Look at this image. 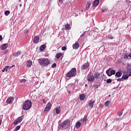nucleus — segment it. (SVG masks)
I'll return each instance as SVG.
<instances>
[{"label": "nucleus", "mask_w": 131, "mask_h": 131, "mask_svg": "<svg viewBox=\"0 0 131 131\" xmlns=\"http://www.w3.org/2000/svg\"><path fill=\"white\" fill-rule=\"evenodd\" d=\"M1 124H2V119H0V125H1Z\"/></svg>", "instance_id": "6e6d98bb"}, {"label": "nucleus", "mask_w": 131, "mask_h": 131, "mask_svg": "<svg viewBox=\"0 0 131 131\" xmlns=\"http://www.w3.org/2000/svg\"><path fill=\"white\" fill-rule=\"evenodd\" d=\"M38 62L41 67H47L51 64V60L48 58H40L38 59Z\"/></svg>", "instance_id": "f257e3e1"}, {"label": "nucleus", "mask_w": 131, "mask_h": 131, "mask_svg": "<svg viewBox=\"0 0 131 131\" xmlns=\"http://www.w3.org/2000/svg\"><path fill=\"white\" fill-rule=\"evenodd\" d=\"M107 38H108V39H113V37L112 35L107 36Z\"/></svg>", "instance_id": "4c0bfd02"}, {"label": "nucleus", "mask_w": 131, "mask_h": 131, "mask_svg": "<svg viewBox=\"0 0 131 131\" xmlns=\"http://www.w3.org/2000/svg\"><path fill=\"white\" fill-rule=\"evenodd\" d=\"M46 45L43 44L41 45L40 47V52H42V51H45V50L46 49Z\"/></svg>", "instance_id": "412c9836"}, {"label": "nucleus", "mask_w": 131, "mask_h": 131, "mask_svg": "<svg viewBox=\"0 0 131 131\" xmlns=\"http://www.w3.org/2000/svg\"><path fill=\"white\" fill-rule=\"evenodd\" d=\"M107 83H111L112 82V80L111 79H108L106 80Z\"/></svg>", "instance_id": "e433bc0d"}, {"label": "nucleus", "mask_w": 131, "mask_h": 131, "mask_svg": "<svg viewBox=\"0 0 131 131\" xmlns=\"http://www.w3.org/2000/svg\"><path fill=\"white\" fill-rule=\"evenodd\" d=\"M64 28L66 30H70L71 29V28L70 27V24H67L65 25Z\"/></svg>", "instance_id": "393cba45"}, {"label": "nucleus", "mask_w": 131, "mask_h": 131, "mask_svg": "<svg viewBox=\"0 0 131 131\" xmlns=\"http://www.w3.org/2000/svg\"><path fill=\"white\" fill-rule=\"evenodd\" d=\"M18 123H19V121H17V119L16 120H15L14 122V125H17V124H18Z\"/></svg>", "instance_id": "f704fd0d"}, {"label": "nucleus", "mask_w": 131, "mask_h": 131, "mask_svg": "<svg viewBox=\"0 0 131 131\" xmlns=\"http://www.w3.org/2000/svg\"><path fill=\"white\" fill-rule=\"evenodd\" d=\"M12 67H15V65H12L11 67H10V69L12 68Z\"/></svg>", "instance_id": "864d4df0"}, {"label": "nucleus", "mask_w": 131, "mask_h": 131, "mask_svg": "<svg viewBox=\"0 0 131 131\" xmlns=\"http://www.w3.org/2000/svg\"><path fill=\"white\" fill-rule=\"evenodd\" d=\"M128 4H131V2L129 1H128Z\"/></svg>", "instance_id": "bf43d9fd"}, {"label": "nucleus", "mask_w": 131, "mask_h": 131, "mask_svg": "<svg viewBox=\"0 0 131 131\" xmlns=\"http://www.w3.org/2000/svg\"><path fill=\"white\" fill-rule=\"evenodd\" d=\"M81 125V123H80V122H78L76 124V127L77 128H78L79 127H80V126Z\"/></svg>", "instance_id": "cd10ccee"}, {"label": "nucleus", "mask_w": 131, "mask_h": 131, "mask_svg": "<svg viewBox=\"0 0 131 131\" xmlns=\"http://www.w3.org/2000/svg\"><path fill=\"white\" fill-rule=\"evenodd\" d=\"M107 11H108V9H107L106 7H103L102 9V12L103 13L105 12H107Z\"/></svg>", "instance_id": "7c9ffc66"}, {"label": "nucleus", "mask_w": 131, "mask_h": 131, "mask_svg": "<svg viewBox=\"0 0 131 131\" xmlns=\"http://www.w3.org/2000/svg\"><path fill=\"white\" fill-rule=\"evenodd\" d=\"M95 80V77L91 75L89 76L88 78V81H89L90 82H92Z\"/></svg>", "instance_id": "9d476101"}, {"label": "nucleus", "mask_w": 131, "mask_h": 131, "mask_svg": "<svg viewBox=\"0 0 131 131\" xmlns=\"http://www.w3.org/2000/svg\"><path fill=\"white\" fill-rule=\"evenodd\" d=\"M85 88H86V86H88V85L86 84H85Z\"/></svg>", "instance_id": "13d9d810"}, {"label": "nucleus", "mask_w": 131, "mask_h": 131, "mask_svg": "<svg viewBox=\"0 0 131 131\" xmlns=\"http://www.w3.org/2000/svg\"><path fill=\"white\" fill-rule=\"evenodd\" d=\"M62 56V53H58L56 54V59H60V57Z\"/></svg>", "instance_id": "bb28decb"}, {"label": "nucleus", "mask_w": 131, "mask_h": 131, "mask_svg": "<svg viewBox=\"0 0 131 131\" xmlns=\"http://www.w3.org/2000/svg\"><path fill=\"white\" fill-rule=\"evenodd\" d=\"M110 70H111V68L108 69L106 71V74L108 76H112V75H114L115 73H116V72H115V70H112L111 71Z\"/></svg>", "instance_id": "39448f33"}, {"label": "nucleus", "mask_w": 131, "mask_h": 131, "mask_svg": "<svg viewBox=\"0 0 131 131\" xmlns=\"http://www.w3.org/2000/svg\"><path fill=\"white\" fill-rule=\"evenodd\" d=\"M59 4H58V6H60V5H62V4H63V0H59Z\"/></svg>", "instance_id": "37998d69"}, {"label": "nucleus", "mask_w": 131, "mask_h": 131, "mask_svg": "<svg viewBox=\"0 0 131 131\" xmlns=\"http://www.w3.org/2000/svg\"><path fill=\"white\" fill-rule=\"evenodd\" d=\"M128 55V57H129L130 58L131 57V53H129Z\"/></svg>", "instance_id": "3c124183"}, {"label": "nucleus", "mask_w": 131, "mask_h": 131, "mask_svg": "<svg viewBox=\"0 0 131 131\" xmlns=\"http://www.w3.org/2000/svg\"><path fill=\"white\" fill-rule=\"evenodd\" d=\"M5 16H9L10 15V11L7 10L5 12Z\"/></svg>", "instance_id": "473e14b6"}, {"label": "nucleus", "mask_w": 131, "mask_h": 131, "mask_svg": "<svg viewBox=\"0 0 131 131\" xmlns=\"http://www.w3.org/2000/svg\"><path fill=\"white\" fill-rule=\"evenodd\" d=\"M76 69L73 68L67 74V77H74L76 76Z\"/></svg>", "instance_id": "20e7f679"}, {"label": "nucleus", "mask_w": 131, "mask_h": 131, "mask_svg": "<svg viewBox=\"0 0 131 131\" xmlns=\"http://www.w3.org/2000/svg\"><path fill=\"white\" fill-rule=\"evenodd\" d=\"M81 123H82V124H86L88 123V116H84L83 118L80 120Z\"/></svg>", "instance_id": "423d86ee"}, {"label": "nucleus", "mask_w": 131, "mask_h": 131, "mask_svg": "<svg viewBox=\"0 0 131 131\" xmlns=\"http://www.w3.org/2000/svg\"><path fill=\"white\" fill-rule=\"evenodd\" d=\"M39 40V36H35L33 39V42L34 43H37V42H38Z\"/></svg>", "instance_id": "4468645a"}, {"label": "nucleus", "mask_w": 131, "mask_h": 131, "mask_svg": "<svg viewBox=\"0 0 131 131\" xmlns=\"http://www.w3.org/2000/svg\"><path fill=\"white\" fill-rule=\"evenodd\" d=\"M70 127V120H67L63 121L60 125L58 126V129H67Z\"/></svg>", "instance_id": "f03ea898"}, {"label": "nucleus", "mask_w": 131, "mask_h": 131, "mask_svg": "<svg viewBox=\"0 0 131 131\" xmlns=\"http://www.w3.org/2000/svg\"><path fill=\"white\" fill-rule=\"evenodd\" d=\"M56 63H54L52 66H51L52 68H55V67H56Z\"/></svg>", "instance_id": "a18cd8bd"}, {"label": "nucleus", "mask_w": 131, "mask_h": 131, "mask_svg": "<svg viewBox=\"0 0 131 131\" xmlns=\"http://www.w3.org/2000/svg\"><path fill=\"white\" fill-rule=\"evenodd\" d=\"M79 99H80V101H83V100H84V99H85V95L83 94L80 95Z\"/></svg>", "instance_id": "6ab92c4d"}, {"label": "nucleus", "mask_w": 131, "mask_h": 131, "mask_svg": "<svg viewBox=\"0 0 131 131\" xmlns=\"http://www.w3.org/2000/svg\"><path fill=\"white\" fill-rule=\"evenodd\" d=\"M90 67V63L87 62L86 63H84L82 67L81 68V70H85L88 68Z\"/></svg>", "instance_id": "1a4fd4ad"}, {"label": "nucleus", "mask_w": 131, "mask_h": 131, "mask_svg": "<svg viewBox=\"0 0 131 131\" xmlns=\"http://www.w3.org/2000/svg\"><path fill=\"white\" fill-rule=\"evenodd\" d=\"M55 112L56 114H60V113L61 112V111H60V106L55 108Z\"/></svg>", "instance_id": "4be33fe9"}, {"label": "nucleus", "mask_w": 131, "mask_h": 131, "mask_svg": "<svg viewBox=\"0 0 131 131\" xmlns=\"http://www.w3.org/2000/svg\"><path fill=\"white\" fill-rule=\"evenodd\" d=\"M9 68L10 69V66H6L4 68V69L6 70V71H8V69Z\"/></svg>", "instance_id": "58836bf2"}, {"label": "nucleus", "mask_w": 131, "mask_h": 131, "mask_svg": "<svg viewBox=\"0 0 131 131\" xmlns=\"http://www.w3.org/2000/svg\"><path fill=\"white\" fill-rule=\"evenodd\" d=\"M93 86H94V89H97L99 88V85H98L97 84H94L93 85Z\"/></svg>", "instance_id": "ea45409f"}, {"label": "nucleus", "mask_w": 131, "mask_h": 131, "mask_svg": "<svg viewBox=\"0 0 131 131\" xmlns=\"http://www.w3.org/2000/svg\"><path fill=\"white\" fill-rule=\"evenodd\" d=\"M91 2H88L86 5V9H90V7H91Z\"/></svg>", "instance_id": "c85d7f7f"}, {"label": "nucleus", "mask_w": 131, "mask_h": 131, "mask_svg": "<svg viewBox=\"0 0 131 131\" xmlns=\"http://www.w3.org/2000/svg\"><path fill=\"white\" fill-rule=\"evenodd\" d=\"M108 97H111V95H108Z\"/></svg>", "instance_id": "680f3d73"}, {"label": "nucleus", "mask_w": 131, "mask_h": 131, "mask_svg": "<svg viewBox=\"0 0 131 131\" xmlns=\"http://www.w3.org/2000/svg\"><path fill=\"white\" fill-rule=\"evenodd\" d=\"M117 81H123V78L122 77V78H118V79H117Z\"/></svg>", "instance_id": "79ce46f5"}, {"label": "nucleus", "mask_w": 131, "mask_h": 131, "mask_svg": "<svg viewBox=\"0 0 131 131\" xmlns=\"http://www.w3.org/2000/svg\"><path fill=\"white\" fill-rule=\"evenodd\" d=\"M43 103L44 104H46L47 103V101H46V100H45V99L43 100Z\"/></svg>", "instance_id": "8fccbe9b"}, {"label": "nucleus", "mask_w": 131, "mask_h": 131, "mask_svg": "<svg viewBox=\"0 0 131 131\" xmlns=\"http://www.w3.org/2000/svg\"><path fill=\"white\" fill-rule=\"evenodd\" d=\"M31 106H32V103H31L30 100H27L24 102L23 105V109L25 111L29 110V109L31 108Z\"/></svg>", "instance_id": "7ed1b4c3"}, {"label": "nucleus", "mask_w": 131, "mask_h": 131, "mask_svg": "<svg viewBox=\"0 0 131 131\" xmlns=\"http://www.w3.org/2000/svg\"><path fill=\"white\" fill-rule=\"evenodd\" d=\"M121 75H122V73L120 72H117L115 74L116 77H121Z\"/></svg>", "instance_id": "5701e85b"}, {"label": "nucleus", "mask_w": 131, "mask_h": 131, "mask_svg": "<svg viewBox=\"0 0 131 131\" xmlns=\"http://www.w3.org/2000/svg\"><path fill=\"white\" fill-rule=\"evenodd\" d=\"M20 55H21V52L19 51L13 54L14 57H18V56H20Z\"/></svg>", "instance_id": "a211bd4d"}, {"label": "nucleus", "mask_w": 131, "mask_h": 131, "mask_svg": "<svg viewBox=\"0 0 131 131\" xmlns=\"http://www.w3.org/2000/svg\"><path fill=\"white\" fill-rule=\"evenodd\" d=\"M51 107H52V105L51 104V103L49 102L47 104V105H46V107H45V108L44 110V112L50 111V110H51Z\"/></svg>", "instance_id": "6e6552de"}, {"label": "nucleus", "mask_w": 131, "mask_h": 131, "mask_svg": "<svg viewBox=\"0 0 131 131\" xmlns=\"http://www.w3.org/2000/svg\"><path fill=\"white\" fill-rule=\"evenodd\" d=\"M85 32H84L83 33H82V34L80 35V37H83V36H84V35H85Z\"/></svg>", "instance_id": "49530a36"}, {"label": "nucleus", "mask_w": 131, "mask_h": 131, "mask_svg": "<svg viewBox=\"0 0 131 131\" xmlns=\"http://www.w3.org/2000/svg\"><path fill=\"white\" fill-rule=\"evenodd\" d=\"M29 32V30H28V29H26L24 31V32L25 33H27L28 32Z\"/></svg>", "instance_id": "c03bdc74"}, {"label": "nucleus", "mask_w": 131, "mask_h": 131, "mask_svg": "<svg viewBox=\"0 0 131 131\" xmlns=\"http://www.w3.org/2000/svg\"><path fill=\"white\" fill-rule=\"evenodd\" d=\"M122 113H123L122 111H119L118 112L117 114L118 116H121V115H122Z\"/></svg>", "instance_id": "c9c22d12"}, {"label": "nucleus", "mask_w": 131, "mask_h": 131, "mask_svg": "<svg viewBox=\"0 0 131 131\" xmlns=\"http://www.w3.org/2000/svg\"><path fill=\"white\" fill-rule=\"evenodd\" d=\"M94 77V78L96 79H98L99 77H100V73L99 72H96L94 73V75L93 76Z\"/></svg>", "instance_id": "f3484780"}, {"label": "nucleus", "mask_w": 131, "mask_h": 131, "mask_svg": "<svg viewBox=\"0 0 131 131\" xmlns=\"http://www.w3.org/2000/svg\"><path fill=\"white\" fill-rule=\"evenodd\" d=\"M2 40H3V36L0 35V41H2Z\"/></svg>", "instance_id": "09e8293b"}, {"label": "nucleus", "mask_w": 131, "mask_h": 131, "mask_svg": "<svg viewBox=\"0 0 131 131\" xmlns=\"http://www.w3.org/2000/svg\"><path fill=\"white\" fill-rule=\"evenodd\" d=\"M8 46H9L8 43H5L0 47V49L2 51H4V50H6L8 48Z\"/></svg>", "instance_id": "f8f14e48"}, {"label": "nucleus", "mask_w": 131, "mask_h": 131, "mask_svg": "<svg viewBox=\"0 0 131 131\" xmlns=\"http://www.w3.org/2000/svg\"><path fill=\"white\" fill-rule=\"evenodd\" d=\"M109 104H110V101L108 100L105 102L104 105L106 107H109Z\"/></svg>", "instance_id": "c756f323"}, {"label": "nucleus", "mask_w": 131, "mask_h": 131, "mask_svg": "<svg viewBox=\"0 0 131 131\" xmlns=\"http://www.w3.org/2000/svg\"><path fill=\"white\" fill-rule=\"evenodd\" d=\"M66 49H67V48H66L65 46H63L61 48L62 51H66Z\"/></svg>", "instance_id": "a19ab883"}, {"label": "nucleus", "mask_w": 131, "mask_h": 131, "mask_svg": "<svg viewBox=\"0 0 131 131\" xmlns=\"http://www.w3.org/2000/svg\"><path fill=\"white\" fill-rule=\"evenodd\" d=\"M130 76L128 75V74L127 75H123L122 76V78H123V79H124L125 80L127 79L128 78V77H129Z\"/></svg>", "instance_id": "a878e982"}, {"label": "nucleus", "mask_w": 131, "mask_h": 131, "mask_svg": "<svg viewBox=\"0 0 131 131\" xmlns=\"http://www.w3.org/2000/svg\"><path fill=\"white\" fill-rule=\"evenodd\" d=\"M95 103V100H91L89 102V106L91 108L94 107V103Z\"/></svg>", "instance_id": "2eb2a0df"}, {"label": "nucleus", "mask_w": 131, "mask_h": 131, "mask_svg": "<svg viewBox=\"0 0 131 131\" xmlns=\"http://www.w3.org/2000/svg\"><path fill=\"white\" fill-rule=\"evenodd\" d=\"M32 65V61L31 60H29L27 62V66L28 67H31Z\"/></svg>", "instance_id": "b1692460"}, {"label": "nucleus", "mask_w": 131, "mask_h": 131, "mask_svg": "<svg viewBox=\"0 0 131 131\" xmlns=\"http://www.w3.org/2000/svg\"><path fill=\"white\" fill-rule=\"evenodd\" d=\"M19 128H21V126H20V125L17 126L15 128L14 131L19 130Z\"/></svg>", "instance_id": "72a5a7b5"}, {"label": "nucleus", "mask_w": 131, "mask_h": 131, "mask_svg": "<svg viewBox=\"0 0 131 131\" xmlns=\"http://www.w3.org/2000/svg\"><path fill=\"white\" fill-rule=\"evenodd\" d=\"M14 102V98L11 97H9L6 101L7 104H12Z\"/></svg>", "instance_id": "9b49d317"}, {"label": "nucleus", "mask_w": 131, "mask_h": 131, "mask_svg": "<svg viewBox=\"0 0 131 131\" xmlns=\"http://www.w3.org/2000/svg\"><path fill=\"white\" fill-rule=\"evenodd\" d=\"M23 118H24V116H21L17 118L16 120L18 121L19 123H20L21 122L22 120H23Z\"/></svg>", "instance_id": "aec40b11"}, {"label": "nucleus", "mask_w": 131, "mask_h": 131, "mask_svg": "<svg viewBox=\"0 0 131 131\" xmlns=\"http://www.w3.org/2000/svg\"><path fill=\"white\" fill-rule=\"evenodd\" d=\"M126 73L129 76H131V64H128L127 66Z\"/></svg>", "instance_id": "0eeeda50"}, {"label": "nucleus", "mask_w": 131, "mask_h": 131, "mask_svg": "<svg viewBox=\"0 0 131 131\" xmlns=\"http://www.w3.org/2000/svg\"><path fill=\"white\" fill-rule=\"evenodd\" d=\"M19 7H22V5H21V4H20V5H19Z\"/></svg>", "instance_id": "052dcab7"}, {"label": "nucleus", "mask_w": 131, "mask_h": 131, "mask_svg": "<svg viewBox=\"0 0 131 131\" xmlns=\"http://www.w3.org/2000/svg\"><path fill=\"white\" fill-rule=\"evenodd\" d=\"M68 94H70L71 92L70 91H68Z\"/></svg>", "instance_id": "4d7b16f0"}, {"label": "nucleus", "mask_w": 131, "mask_h": 131, "mask_svg": "<svg viewBox=\"0 0 131 131\" xmlns=\"http://www.w3.org/2000/svg\"><path fill=\"white\" fill-rule=\"evenodd\" d=\"M79 48V43L76 42L73 45V48L74 50H77Z\"/></svg>", "instance_id": "ddd939ff"}, {"label": "nucleus", "mask_w": 131, "mask_h": 131, "mask_svg": "<svg viewBox=\"0 0 131 131\" xmlns=\"http://www.w3.org/2000/svg\"><path fill=\"white\" fill-rule=\"evenodd\" d=\"M19 82H20V83H25V82H26V79H22L21 80H20Z\"/></svg>", "instance_id": "2f4dec72"}, {"label": "nucleus", "mask_w": 131, "mask_h": 131, "mask_svg": "<svg viewBox=\"0 0 131 131\" xmlns=\"http://www.w3.org/2000/svg\"><path fill=\"white\" fill-rule=\"evenodd\" d=\"M124 59H128V56L127 55H125L124 56Z\"/></svg>", "instance_id": "de8ad7c7"}, {"label": "nucleus", "mask_w": 131, "mask_h": 131, "mask_svg": "<svg viewBox=\"0 0 131 131\" xmlns=\"http://www.w3.org/2000/svg\"><path fill=\"white\" fill-rule=\"evenodd\" d=\"M116 120H117V121H118V120H120V119H119V118H117V119H116Z\"/></svg>", "instance_id": "5fc2aeb1"}, {"label": "nucleus", "mask_w": 131, "mask_h": 131, "mask_svg": "<svg viewBox=\"0 0 131 131\" xmlns=\"http://www.w3.org/2000/svg\"><path fill=\"white\" fill-rule=\"evenodd\" d=\"M100 1L99 0H96L93 2V7H97L99 5Z\"/></svg>", "instance_id": "dca6fc26"}, {"label": "nucleus", "mask_w": 131, "mask_h": 131, "mask_svg": "<svg viewBox=\"0 0 131 131\" xmlns=\"http://www.w3.org/2000/svg\"><path fill=\"white\" fill-rule=\"evenodd\" d=\"M5 71H6V70L5 69V68H4V69L2 70V72H5Z\"/></svg>", "instance_id": "603ef678"}]
</instances>
